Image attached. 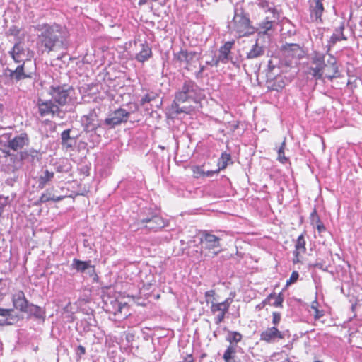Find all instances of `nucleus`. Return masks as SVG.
I'll list each match as a JSON object with an SVG mask.
<instances>
[{
	"mask_svg": "<svg viewBox=\"0 0 362 362\" xmlns=\"http://www.w3.org/2000/svg\"><path fill=\"white\" fill-rule=\"evenodd\" d=\"M200 90L193 81L184 83L182 90L175 95L176 113L189 114L199 103Z\"/></svg>",
	"mask_w": 362,
	"mask_h": 362,
	"instance_id": "obj_2",
	"label": "nucleus"
},
{
	"mask_svg": "<svg viewBox=\"0 0 362 362\" xmlns=\"http://www.w3.org/2000/svg\"><path fill=\"white\" fill-rule=\"evenodd\" d=\"M219 168L216 170V171H214V170H208V171H204V177H211L212 176L214 173H218L219 171Z\"/></svg>",
	"mask_w": 362,
	"mask_h": 362,
	"instance_id": "obj_47",
	"label": "nucleus"
},
{
	"mask_svg": "<svg viewBox=\"0 0 362 362\" xmlns=\"http://www.w3.org/2000/svg\"><path fill=\"white\" fill-rule=\"evenodd\" d=\"M284 49L288 55H291L292 57H300L302 53L300 47L297 44L287 45L284 47Z\"/></svg>",
	"mask_w": 362,
	"mask_h": 362,
	"instance_id": "obj_28",
	"label": "nucleus"
},
{
	"mask_svg": "<svg viewBox=\"0 0 362 362\" xmlns=\"http://www.w3.org/2000/svg\"><path fill=\"white\" fill-rule=\"evenodd\" d=\"M141 49L136 54L135 59L138 62L144 63L151 57L152 49L147 42L141 44Z\"/></svg>",
	"mask_w": 362,
	"mask_h": 362,
	"instance_id": "obj_21",
	"label": "nucleus"
},
{
	"mask_svg": "<svg viewBox=\"0 0 362 362\" xmlns=\"http://www.w3.org/2000/svg\"><path fill=\"white\" fill-rule=\"evenodd\" d=\"M305 233L300 234L295 241L294 250L293 252V263L297 264L303 262V257L306 253V242L305 239Z\"/></svg>",
	"mask_w": 362,
	"mask_h": 362,
	"instance_id": "obj_12",
	"label": "nucleus"
},
{
	"mask_svg": "<svg viewBox=\"0 0 362 362\" xmlns=\"http://www.w3.org/2000/svg\"><path fill=\"white\" fill-rule=\"evenodd\" d=\"M298 277H299L298 272L296 271H293L291 273V275L289 279L287 281L286 284L289 285V284L295 283L298 280Z\"/></svg>",
	"mask_w": 362,
	"mask_h": 362,
	"instance_id": "obj_42",
	"label": "nucleus"
},
{
	"mask_svg": "<svg viewBox=\"0 0 362 362\" xmlns=\"http://www.w3.org/2000/svg\"><path fill=\"white\" fill-rule=\"evenodd\" d=\"M204 296L206 298V300H209L216 301V298H215L216 291L215 290L211 289V290L206 291Z\"/></svg>",
	"mask_w": 362,
	"mask_h": 362,
	"instance_id": "obj_40",
	"label": "nucleus"
},
{
	"mask_svg": "<svg viewBox=\"0 0 362 362\" xmlns=\"http://www.w3.org/2000/svg\"><path fill=\"white\" fill-rule=\"evenodd\" d=\"M8 203V197H4L0 195V216L2 214L3 209L6 206Z\"/></svg>",
	"mask_w": 362,
	"mask_h": 362,
	"instance_id": "obj_43",
	"label": "nucleus"
},
{
	"mask_svg": "<svg viewBox=\"0 0 362 362\" xmlns=\"http://www.w3.org/2000/svg\"><path fill=\"white\" fill-rule=\"evenodd\" d=\"M37 106L38 108V112L42 117L51 116L52 117H57L62 119L64 117V112H63L52 100H44L39 99L37 100Z\"/></svg>",
	"mask_w": 362,
	"mask_h": 362,
	"instance_id": "obj_6",
	"label": "nucleus"
},
{
	"mask_svg": "<svg viewBox=\"0 0 362 362\" xmlns=\"http://www.w3.org/2000/svg\"><path fill=\"white\" fill-rule=\"evenodd\" d=\"M11 309H4L0 308V318L4 319V322H6L7 317L10 316L12 313Z\"/></svg>",
	"mask_w": 362,
	"mask_h": 362,
	"instance_id": "obj_38",
	"label": "nucleus"
},
{
	"mask_svg": "<svg viewBox=\"0 0 362 362\" xmlns=\"http://www.w3.org/2000/svg\"><path fill=\"white\" fill-rule=\"evenodd\" d=\"M28 156V153L27 151H21L20 153V158L21 160L26 159Z\"/></svg>",
	"mask_w": 362,
	"mask_h": 362,
	"instance_id": "obj_49",
	"label": "nucleus"
},
{
	"mask_svg": "<svg viewBox=\"0 0 362 362\" xmlns=\"http://www.w3.org/2000/svg\"><path fill=\"white\" fill-rule=\"evenodd\" d=\"M135 224L136 230H146L147 232H158L169 226L170 221L159 214L153 213L151 216L138 220Z\"/></svg>",
	"mask_w": 362,
	"mask_h": 362,
	"instance_id": "obj_3",
	"label": "nucleus"
},
{
	"mask_svg": "<svg viewBox=\"0 0 362 362\" xmlns=\"http://www.w3.org/2000/svg\"><path fill=\"white\" fill-rule=\"evenodd\" d=\"M129 305L124 302V303H122V302H119L118 303V308H117V312L122 314L124 315V317H127L128 315H130V312H129Z\"/></svg>",
	"mask_w": 362,
	"mask_h": 362,
	"instance_id": "obj_32",
	"label": "nucleus"
},
{
	"mask_svg": "<svg viewBox=\"0 0 362 362\" xmlns=\"http://www.w3.org/2000/svg\"><path fill=\"white\" fill-rule=\"evenodd\" d=\"M230 28L238 34V37L250 35L255 32V28L250 24V18L243 13L235 14Z\"/></svg>",
	"mask_w": 362,
	"mask_h": 362,
	"instance_id": "obj_5",
	"label": "nucleus"
},
{
	"mask_svg": "<svg viewBox=\"0 0 362 362\" xmlns=\"http://www.w3.org/2000/svg\"><path fill=\"white\" fill-rule=\"evenodd\" d=\"M61 137H62V140L64 142L67 141L70 138V130L66 129V130L63 131L61 134Z\"/></svg>",
	"mask_w": 362,
	"mask_h": 362,
	"instance_id": "obj_45",
	"label": "nucleus"
},
{
	"mask_svg": "<svg viewBox=\"0 0 362 362\" xmlns=\"http://www.w3.org/2000/svg\"><path fill=\"white\" fill-rule=\"evenodd\" d=\"M315 362H323L322 361H315Z\"/></svg>",
	"mask_w": 362,
	"mask_h": 362,
	"instance_id": "obj_55",
	"label": "nucleus"
},
{
	"mask_svg": "<svg viewBox=\"0 0 362 362\" xmlns=\"http://www.w3.org/2000/svg\"><path fill=\"white\" fill-rule=\"evenodd\" d=\"M71 88H68L66 85L51 86L49 94L52 98V101L59 106H64L68 103L70 98Z\"/></svg>",
	"mask_w": 362,
	"mask_h": 362,
	"instance_id": "obj_8",
	"label": "nucleus"
},
{
	"mask_svg": "<svg viewBox=\"0 0 362 362\" xmlns=\"http://www.w3.org/2000/svg\"><path fill=\"white\" fill-rule=\"evenodd\" d=\"M28 141L26 133H22L8 141V147L14 151L22 148Z\"/></svg>",
	"mask_w": 362,
	"mask_h": 362,
	"instance_id": "obj_18",
	"label": "nucleus"
},
{
	"mask_svg": "<svg viewBox=\"0 0 362 362\" xmlns=\"http://www.w3.org/2000/svg\"><path fill=\"white\" fill-rule=\"evenodd\" d=\"M285 86L286 79L281 75H277L268 81V88L273 90L281 91L284 88Z\"/></svg>",
	"mask_w": 362,
	"mask_h": 362,
	"instance_id": "obj_20",
	"label": "nucleus"
},
{
	"mask_svg": "<svg viewBox=\"0 0 362 362\" xmlns=\"http://www.w3.org/2000/svg\"><path fill=\"white\" fill-rule=\"evenodd\" d=\"M281 320V314L279 312H273L272 313V322L273 326L277 327V325L280 323Z\"/></svg>",
	"mask_w": 362,
	"mask_h": 362,
	"instance_id": "obj_37",
	"label": "nucleus"
},
{
	"mask_svg": "<svg viewBox=\"0 0 362 362\" xmlns=\"http://www.w3.org/2000/svg\"><path fill=\"white\" fill-rule=\"evenodd\" d=\"M323 0H310L309 11L311 21L322 23V15L324 12Z\"/></svg>",
	"mask_w": 362,
	"mask_h": 362,
	"instance_id": "obj_13",
	"label": "nucleus"
},
{
	"mask_svg": "<svg viewBox=\"0 0 362 362\" xmlns=\"http://www.w3.org/2000/svg\"><path fill=\"white\" fill-rule=\"evenodd\" d=\"M9 76L18 81L22 79L31 78L30 74H28L24 71V63L18 66L15 70H10Z\"/></svg>",
	"mask_w": 362,
	"mask_h": 362,
	"instance_id": "obj_22",
	"label": "nucleus"
},
{
	"mask_svg": "<svg viewBox=\"0 0 362 362\" xmlns=\"http://www.w3.org/2000/svg\"><path fill=\"white\" fill-rule=\"evenodd\" d=\"M318 302L317 300H314L311 303V308L314 310V317L315 319H320L324 315V313L322 310H320L317 308Z\"/></svg>",
	"mask_w": 362,
	"mask_h": 362,
	"instance_id": "obj_35",
	"label": "nucleus"
},
{
	"mask_svg": "<svg viewBox=\"0 0 362 362\" xmlns=\"http://www.w3.org/2000/svg\"><path fill=\"white\" fill-rule=\"evenodd\" d=\"M4 325V319L0 318V325Z\"/></svg>",
	"mask_w": 362,
	"mask_h": 362,
	"instance_id": "obj_53",
	"label": "nucleus"
},
{
	"mask_svg": "<svg viewBox=\"0 0 362 362\" xmlns=\"http://www.w3.org/2000/svg\"><path fill=\"white\" fill-rule=\"evenodd\" d=\"M78 350L79 351V355H84L86 354V349L84 346L79 345L78 346Z\"/></svg>",
	"mask_w": 362,
	"mask_h": 362,
	"instance_id": "obj_48",
	"label": "nucleus"
},
{
	"mask_svg": "<svg viewBox=\"0 0 362 362\" xmlns=\"http://www.w3.org/2000/svg\"><path fill=\"white\" fill-rule=\"evenodd\" d=\"M220 251H221V250L219 249L218 250H217V251H216V252H214V254L215 255H218V252H219Z\"/></svg>",
	"mask_w": 362,
	"mask_h": 362,
	"instance_id": "obj_54",
	"label": "nucleus"
},
{
	"mask_svg": "<svg viewBox=\"0 0 362 362\" xmlns=\"http://www.w3.org/2000/svg\"><path fill=\"white\" fill-rule=\"evenodd\" d=\"M33 28L37 33V47L42 54H49L65 48L68 37L66 27L55 23H45Z\"/></svg>",
	"mask_w": 362,
	"mask_h": 362,
	"instance_id": "obj_1",
	"label": "nucleus"
},
{
	"mask_svg": "<svg viewBox=\"0 0 362 362\" xmlns=\"http://www.w3.org/2000/svg\"><path fill=\"white\" fill-rule=\"evenodd\" d=\"M28 52L29 49L25 48L24 44L20 42L14 45L10 54L15 62L20 63L28 59Z\"/></svg>",
	"mask_w": 362,
	"mask_h": 362,
	"instance_id": "obj_15",
	"label": "nucleus"
},
{
	"mask_svg": "<svg viewBox=\"0 0 362 362\" xmlns=\"http://www.w3.org/2000/svg\"><path fill=\"white\" fill-rule=\"evenodd\" d=\"M62 199V197H55L52 192L47 190L45 191L39 199L40 203H45L49 201L59 202Z\"/></svg>",
	"mask_w": 362,
	"mask_h": 362,
	"instance_id": "obj_29",
	"label": "nucleus"
},
{
	"mask_svg": "<svg viewBox=\"0 0 362 362\" xmlns=\"http://www.w3.org/2000/svg\"><path fill=\"white\" fill-rule=\"evenodd\" d=\"M236 345H229L226 349L223 358L225 362H230V360L234 358L236 353Z\"/></svg>",
	"mask_w": 362,
	"mask_h": 362,
	"instance_id": "obj_30",
	"label": "nucleus"
},
{
	"mask_svg": "<svg viewBox=\"0 0 362 362\" xmlns=\"http://www.w3.org/2000/svg\"><path fill=\"white\" fill-rule=\"evenodd\" d=\"M322 73L323 76L329 80L339 77V71L335 59L332 58L331 61H328L327 64H324Z\"/></svg>",
	"mask_w": 362,
	"mask_h": 362,
	"instance_id": "obj_16",
	"label": "nucleus"
},
{
	"mask_svg": "<svg viewBox=\"0 0 362 362\" xmlns=\"http://www.w3.org/2000/svg\"><path fill=\"white\" fill-rule=\"evenodd\" d=\"M264 54V49L262 46L258 44L257 40L255 44L252 47L248 52H247L246 58L253 59L259 57Z\"/></svg>",
	"mask_w": 362,
	"mask_h": 362,
	"instance_id": "obj_24",
	"label": "nucleus"
},
{
	"mask_svg": "<svg viewBox=\"0 0 362 362\" xmlns=\"http://www.w3.org/2000/svg\"><path fill=\"white\" fill-rule=\"evenodd\" d=\"M71 267L74 269H75L79 272H83L88 268L92 267L93 269V274H94L95 278L96 279L98 278L97 274L95 272V266L90 264V260L89 261H82V260H80L78 259H74L72 264H71Z\"/></svg>",
	"mask_w": 362,
	"mask_h": 362,
	"instance_id": "obj_19",
	"label": "nucleus"
},
{
	"mask_svg": "<svg viewBox=\"0 0 362 362\" xmlns=\"http://www.w3.org/2000/svg\"><path fill=\"white\" fill-rule=\"evenodd\" d=\"M267 300H274L271 305L275 308H282L284 302V296L281 293H276L275 292L271 293L267 298Z\"/></svg>",
	"mask_w": 362,
	"mask_h": 362,
	"instance_id": "obj_25",
	"label": "nucleus"
},
{
	"mask_svg": "<svg viewBox=\"0 0 362 362\" xmlns=\"http://www.w3.org/2000/svg\"><path fill=\"white\" fill-rule=\"evenodd\" d=\"M54 172L45 170L44 171V175H40L38 178L39 187L41 189L44 188L46 186V185L54 178Z\"/></svg>",
	"mask_w": 362,
	"mask_h": 362,
	"instance_id": "obj_26",
	"label": "nucleus"
},
{
	"mask_svg": "<svg viewBox=\"0 0 362 362\" xmlns=\"http://www.w3.org/2000/svg\"><path fill=\"white\" fill-rule=\"evenodd\" d=\"M130 113L125 109L119 108L115 110L109 117L105 119V124L110 128L126 123L129 117Z\"/></svg>",
	"mask_w": 362,
	"mask_h": 362,
	"instance_id": "obj_10",
	"label": "nucleus"
},
{
	"mask_svg": "<svg viewBox=\"0 0 362 362\" xmlns=\"http://www.w3.org/2000/svg\"><path fill=\"white\" fill-rule=\"evenodd\" d=\"M184 362H194L192 355H187V357L185 358Z\"/></svg>",
	"mask_w": 362,
	"mask_h": 362,
	"instance_id": "obj_50",
	"label": "nucleus"
},
{
	"mask_svg": "<svg viewBox=\"0 0 362 362\" xmlns=\"http://www.w3.org/2000/svg\"><path fill=\"white\" fill-rule=\"evenodd\" d=\"M316 228L319 233L324 232L326 228L317 215L315 216Z\"/></svg>",
	"mask_w": 362,
	"mask_h": 362,
	"instance_id": "obj_39",
	"label": "nucleus"
},
{
	"mask_svg": "<svg viewBox=\"0 0 362 362\" xmlns=\"http://www.w3.org/2000/svg\"><path fill=\"white\" fill-rule=\"evenodd\" d=\"M344 25L341 24L338 28L335 30V32L331 36L329 40V47L334 46L337 42L341 40H346V37L344 35Z\"/></svg>",
	"mask_w": 362,
	"mask_h": 362,
	"instance_id": "obj_23",
	"label": "nucleus"
},
{
	"mask_svg": "<svg viewBox=\"0 0 362 362\" xmlns=\"http://www.w3.org/2000/svg\"><path fill=\"white\" fill-rule=\"evenodd\" d=\"M235 44V41H228L224 43L223 46L220 47L219 49V55L218 57V59L216 61V65L218 63V62H221L223 63H226L230 59V54L231 49Z\"/></svg>",
	"mask_w": 362,
	"mask_h": 362,
	"instance_id": "obj_17",
	"label": "nucleus"
},
{
	"mask_svg": "<svg viewBox=\"0 0 362 362\" xmlns=\"http://www.w3.org/2000/svg\"><path fill=\"white\" fill-rule=\"evenodd\" d=\"M148 0H139L138 2L139 6H142L146 4Z\"/></svg>",
	"mask_w": 362,
	"mask_h": 362,
	"instance_id": "obj_51",
	"label": "nucleus"
},
{
	"mask_svg": "<svg viewBox=\"0 0 362 362\" xmlns=\"http://www.w3.org/2000/svg\"><path fill=\"white\" fill-rule=\"evenodd\" d=\"M191 170L192 171L193 177L196 179H198L199 177H204V170L203 169V165H193L191 168Z\"/></svg>",
	"mask_w": 362,
	"mask_h": 362,
	"instance_id": "obj_34",
	"label": "nucleus"
},
{
	"mask_svg": "<svg viewBox=\"0 0 362 362\" xmlns=\"http://www.w3.org/2000/svg\"><path fill=\"white\" fill-rule=\"evenodd\" d=\"M272 21H266L264 22H262L260 24V33H262L263 34H267V33L272 29Z\"/></svg>",
	"mask_w": 362,
	"mask_h": 362,
	"instance_id": "obj_36",
	"label": "nucleus"
},
{
	"mask_svg": "<svg viewBox=\"0 0 362 362\" xmlns=\"http://www.w3.org/2000/svg\"><path fill=\"white\" fill-rule=\"evenodd\" d=\"M232 300L229 298L224 301L218 303L214 300H206V303L211 304L210 310L213 315H215V323L219 325L224 320L226 314L228 312Z\"/></svg>",
	"mask_w": 362,
	"mask_h": 362,
	"instance_id": "obj_9",
	"label": "nucleus"
},
{
	"mask_svg": "<svg viewBox=\"0 0 362 362\" xmlns=\"http://www.w3.org/2000/svg\"><path fill=\"white\" fill-rule=\"evenodd\" d=\"M324 56L316 55L312 59V64L308 71V74L313 76L315 79H321L323 76L322 67L324 66Z\"/></svg>",
	"mask_w": 362,
	"mask_h": 362,
	"instance_id": "obj_14",
	"label": "nucleus"
},
{
	"mask_svg": "<svg viewBox=\"0 0 362 362\" xmlns=\"http://www.w3.org/2000/svg\"><path fill=\"white\" fill-rule=\"evenodd\" d=\"M221 238L211 233L204 230L202 232V236L200 238V243L202 244V247L207 250H211L216 248L221 247Z\"/></svg>",
	"mask_w": 362,
	"mask_h": 362,
	"instance_id": "obj_11",
	"label": "nucleus"
},
{
	"mask_svg": "<svg viewBox=\"0 0 362 362\" xmlns=\"http://www.w3.org/2000/svg\"><path fill=\"white\" fill-rule=\"evenodd\" d=\"M19 298L18 300V301L16 302V303L18 302H20L21 304H20V306H21V308L23 309L24 308H26L27 307V301L24 297V293L23 292L21 291L19 293Z\"/></svg>",
	"mask_w": 362,
	"mask_h": 362,
	"instance_id": "obj_41",
	"label": "nucleus"
},
{
	"mask_svg": "<svg viewBox=\"0 0 362 362\" xmlns=\"http://www.w3.org/2000/svg\"><path fill=\"white\" fill-rule=\"evenodd\" d=\"M289 337L288 331H281L277 327L272 326L262 330L259 334V340L267 344L274 343Z\"/></svg>",
	"mask_w": 362,
	"mask_h": 362,
	"instance_id": "obj_7",
	"label": "nucleus"
},
{
	"mask_svg": "<svg viewBox=\"0 0 362 362\" xmlns=\"http://www.w3.org/2000/svg\"><path fill=\"white\" fill-rule=\"evenodd\" d=\"M226 339L229 345H236L242 341L243 335L237 331H228Z\"/></svg>",
	"mask_w": 362,
	"mask_h": 362,
	"instance_id": "obj_27",
	"label": "nucleus"
},
{
	"mask_svg": "<svg viewBox=\"0 0 362 362\" xmlns=\"http://www.w3.org/2000/svg\"><path fill=\"white\" fill-rule=\"evenodd\" d=\"M4 105L3 104L0 103V114H2L4 112Z\"/></svg>",
	"mask_w": 362,
	"mask_h": 362,
	"instance_id": "obj_52",
	"label": "nucleus"
},
{
	"mask_svg": "<svg viewBox=\"0 0 362 362\" xmlns=\"http://www.w3.org/2000/svg\"><path fill=\"white\" fill-rule=\"evenodd\" d=\"M231 156L229 153L226 152H223L221 153V158L218 161V168L219 170H223L225 169L228 163L230 160Z\"/></svg>",
	"mask_w": 362,
	"mask_h": 362,
	"instance_id": "obj_31",
	"label": "nucleus"
},
{
	"mask_svg": "<svg viewBox=\"0 0 362 362\" xmlns=\"http://www.w3.org/2000/svg\"><path fill=\"white\" fill-rule=\"evenodd\" d=\"M286 146L285 141H283L278 151V160L284 164L288 161V158L285 156L284 148Z\"/></svg>",
	"mask_w": 362,
	"mask_h": 362,
	"instance_id": "obj_33",
	"label": "nucleus"
},
{
	"mask_svg": "<svg viewBox=\"0 0 362 362\" xmlns=\"http://www.w3.org/2000/svg\"><path fill=\"white\" fill-rule=\"evenodd\" d=\"M200 59V52L182 49L173 54V60L177 66H183L185 69L190 71L197 67V64H199Z\"/></svg>",
	"mask_w": 362,
	"mask_h": 362,
	"instance_id": "obj_4",
	"label": "nucleus"
},
{
	"mask_svg": "<svg viewBox=\"0 0 362 362\" xmlns=\"http://www.w3.org/2000/svg\"><path fill=\"white\" fill-rule=\"evenodd\" d=\"M8 32L10 35L17 36L20 33V29L16 26H12Z\"/></svg>",
	"mask_w": 362,
	"mask_h": 362,
	"instance_id": "obj_46",
	"label": "nucleus"
},
{
	"mask_svg": "<svg viewBox=\"0 0 362 362\" xmlns=\"http://www.w3.org/2000/svg\"><path fill=\"white\" fill-rule=\"evenodd\" d=\"M155 97L150 94L145 95L141 100V105H144L154 100Z\"/></svg>",
	"mask_w": 362,
	"mask_h": 362,
	"instance_id": "obj_44",
	"label": "nucleus"
}]
</instances>
